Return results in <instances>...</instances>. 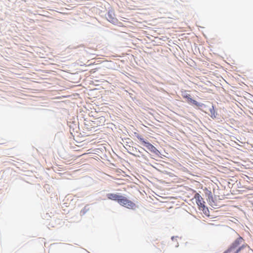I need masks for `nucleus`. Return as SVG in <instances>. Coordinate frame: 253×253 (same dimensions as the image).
<instances>
[{
	"label": "nucleus",
	"instance_id": "1",
	"mask_svg": "<svg viewBox=\"0 0 253 253\" xmlns=\"http://www.w3.org/2000/svg\"><path fill=\"white\" fill-rule=\"evenodd\" d=\"M107 197L109 199L116 201L120 205L126 208L135 209L136 208L135 203L122 195L114 193H108L107 194Z\"/></svg>",
	"mask_w": 253,
	"mask_h": 253
},
{
	"label": "nucleus",
	"instance_id": "2",
	"mask_svg": "<svg viewBox=\"0 0 253 253\" xmlns=\"http://www.w3.org/2000/svg\"><path fill=\"white\" fill-rule=\"evenodd\" d=\"M184 97L187 98V102L189 104H192L197 107H199L201 109L207 108V106L206 105L202 103L198 102L196 100L192 99L190 94H186L184 96Z\"/></svg>",
	"mask_w": 253,
	"mask_h": 253
},
{
	"label": "nucleus",
	"instance_id": "3",
	"mask_svg": "<svg viewBox=\"0 0 253 253\" xmlns=\"http://www.w3.org/2000/svg\"><path fill=\"white\" fill-rule=\"evenodd\" d=\"M67 124L70 127V131L71 134H73V132H77L79 129L78 122L76 121H68Z\"/></svg>",
	"mask_w": 253,
	"mask_h": 253
},
{
	"label": "nucleus",
	"instance_id": "4",
	"mask_svg": "<svg viewBox=\"0 0 253 253\" xmlns=\"http://www.w3.org/2000/svg\"><path fill=\"white\" fill-rule=\"evenodd\" d=\"M145 147L147 148V150L152 153L154 155L159 156L160 152L154 146H153L150 143L148 142V143H146V145H145Z\"/></svg>",
	"mask_w": 253,
	"mask_h": 253
},
{
	"label": "nucleus",
	"instance_id": "5",
	"mask_svg": "<svg viewBox=\"0 0 253 253\" xmlns=\"http://www.w3.org/2000/svg\"><path fill=\"white\" fill-rule=\"evenodd\" d=\"M106 19L110 22L115 24L117 22V19L115 17V13L112 10H108L107 14L106 15Z\"/></svg>",
	"mask_w": 253,
	"mask_h": 253
},
{
	"label": "nucleus",
	"instance_id": "6",
	"mask_svg": "<svg viewBox=\"0 0 253 253\" xmlns=\"http://www.w3.org/2000/svg\"><path fill=\"white\" fill-rule=\"evenodd\" d=\"M243 238L241 237H239L237 238L230 245L228 249L230 252L235 250L242 242Z\"/></svg>",
	"mask_w": 253,
	"mask_h": 253
},
{
	"label": "nucleus",
	"instance_id": "7",
	"mask_svg": "<svg viewBox=\"0 0 253 253\" xmlns=\"http://www.w3.org/2000/svg\"><path fill=\"white\" fill-rule=\"evenodd\" d=\"M206 109L209 111L211 113L210 116L211 118H212L213 119L216 118L217 115H218L217 112L215 111L213 105L211 106V107H209V108H206Z\"/></svg>",
	"mask_w": 253,
	"mask_h": 253
},
{
	"label": "nucleus",
	"instance_id": "8",
	"mask_svg": "<svg viewBox=\"0 0 253 253\" xmlns=\"http://www.w3.org/2000/svg\"><path fill=\"white\" fill-rule=\"evenodd\" d=\"M205 194L207 195L208 199L210 203L214 202L213 198L211 192L207 188H206L205 189Z\"/></svg>",
	"mask_w": 253,
	"mask_h": 253
},
{
	"label": "nucleus",
	"instance_id": "9",
	"mask_svg": "<svg viewBox=\"0 0 253 253\" xmlns=\"http://www.w3.org/2000/svg\"><path fill=\"white\" fill-rule=\"evenodd\" d=\"M136 136L140 141H141L142 142V144L144 147L145 146V145H146V143H148L149 142L148 141H145V139L138 134H137V135H136Z\"/></svg>",
	"mask_w": 253,
	"mask_h": 253
},
{
	"label": "nucleus",
	"instance_id": "10",
	"mask_svg": "<svg viewBox=\"0 0 253 253\" xmlns=\"http://www.w3.org/2000/svg\"><path fill=\"white\" fill-rule=\"evenodd\" d=\"M136 136L140 141H141L142 142V144L144 147L145 146V145H146V143H148L149 142L148 141H145V139L138 134H137V135H136Z\"/></svg>",
	"mask_w": 253,
	"mask_h": 253
},
{
	"label": "nucleus",
	"instance_id": "11",
	"mask_svg": "<svg viewBox=\"0 0 253 253\" xmlns=\"http://www.w3.org/2000/svg\"><path fill=\"white\" fill-rule=\"evenodd\" d=\"M136 136L140 141H141L142 142V144L144 147L145 146V145H146V143H148L149 142L148 141H145V139L138 134H137V135H136Z\"/></svg>",
	"mask_w": 253,
	"mask_h": 253
},
{
	"label": "nucleus",
	"instance_id": "12",
	"mask_svg": "<svg viewBox=\"0 0 253 253\" xmlns=\"http://www.w3.org/2000/svg\"><path fill=\"white\" fill-rule=\"evenodd\" d=\"M200 210H202V211H203L205 215H208L209 214V209L205 205H203V207L201 208Z\"/></svg>",
	"mask_w": 253,
	"mask_h": 253
},
{
	"label": "nucleus",
	"instance_id": "13",
	"mask_svg": "<svg viewBox=\"0 0 253 253\" xmlns=\"http://www.w3.org/2000/svg\"><path fill=\"white\" fill-rule=\"evenodd\" d=\"M197 204L199 206V209H201V208L203 207V205H205V202L203 200V199H201L198 201L196 202Z\"/></svg>",
	"mask_w": 253,
	"mask_h": 253
},
{
	"label": "nucleus",
	"instance_id": "14",
	"mask_svg": "<svg viewBox=\"0 0 253 253\" xmlns=\"http://www.w3.org/2000/svg\"><path fill=\"white\" fill-rule=\"evenodd\" d=\"M194 198L196 199V202L201 199H202L201 196L198 193L195 194Z\"/></svg>",
	"mask_w": 253,
	"mask_h": 253
},
{
	"label": "nucleus",
	"instance_id": "15",
	"mask_svg": "<svg viewBox=\"0 0 253 253\" xmlns=\"http://www.w3.org/2000/svg\"><path fill=\"white\" fill-rule=\"evenodd\" d=\"M245 246L243 245L239 247L236 251L234 252V253H239L242 250H243L245 248Z\"/></svg>",
	"mask_w": 253,
	"mask_h": 253
},
{
	"label": "nucleus",
	"instance_id": "16",
	"mask_svg": "<svg viewBox=\"0 0 253 253\" xmlns=\"http://www.w3.org/2000/svg\"><path fill=\"white\" fill-rule=\"evenodd\" d=\"M138 152L141 154V156L145 160L146 159V156L142 154V151L138 150Z\"/></svg>",
	"mask_w": 253,
	"mask_h": 253
},
{
	"label": "nucleus",
	"instance_id": "17",
	"mask_svg": "<svg viewBox=\"0 0 253 253\" xmlns=\"http://www.w3.org/2000/svg\"><path fill=\"white\" fill-rule=\"evenodd\" d=\"M86 212V211H85V209H84V210H82L81 211V214H84Z\"/></svg>",
	"mask_w": 253,
	"mask_h": 253
},
{
	"label": "nucleus",
	"instance_id": "18",
	"mask_svg": "<svg viewBox=\"0 0 253 253\" xmlns=\"http://www.w3.org/2000/svg\"><path fill=\"white\" fill-rule=\"evenodd\" d=\"M231 253V252L228 249H227L223 253Z\"/></svg>",
	"mask_w": 253,
	"mask_h": 253
},
{
	"label": "nucleus",
	"instance_id": "19",
	"mask_svg": "<svg viewBox=\"0 0 253 253\" xmlns=\"http://www.w3.org/2000/svg\"><path fill=\"white\" fill-rule=\"evenodd\" d=\"M177 237H178L177 236H176V237L172 236V237H171V239L172 241H173V240H174V239L175 238H177Z\"/></svg>",
	"mask_w": 253,
	"mask_h": 253
},
{
	"label": "nucleus",
	"instance_id": "20",
	"mask_svg": "<svg viewBox=\"0 0 253 253\" xmlns=\"http://www.w3.org/2000/svg\"><path fill=\"white\" fill-rule=\"evenodd\" d=\"M132 155H133V156H135V157H139L140 156L139 155H135V154H133L132 153H131Z\"/></svg>",
	"mask_w": 253,
	"mask_h": 253
},
{
	"label": "nucleus",
	"instance_id": "21",
	"mask_svg": "<svg viewBox=\"0 0 253 253\" xmlns=\"http://www.w3.org/2000/svg\"><path fill=\"white\" fill-rule=\"evenodd\" d=\"M141 149H142V150H143V151H145V149H144V148H142V147H141Z\"/></svg>",
	"mask_w": 253,
	"mask_h": 253
}]
</instances>
